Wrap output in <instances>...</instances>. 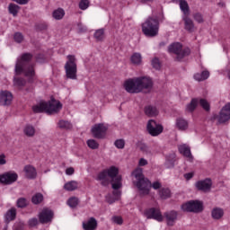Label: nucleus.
Wrapping results in <instances>:
<instances>
[{"label":"nucleus","mask_w":230,"mask_h":230,"mask_svg":"<svg viewBox=\"0 0 230 230\" xmlns=\"http://www.w3.org/2000/svg\"><path fill=\"white\" fill-rule=\"evenodd\" d=\"M119 170L116 166H111L98 174L97 179L102 182L111 181V186L113 190V196H107L106 200L109 204H113L116 200H119L121 197V192H119V188L121 187V175L119 174Z\"/></svg>","instance_id":"nucleus-1"},{"label":"nucleus","mask_w":230,"mask_h":230,"mask_svg":"<svg viewBox=\"0 0 230 230\" xmlns=\"http://www.w3.org/2000/svg\"><path fill=\"white\" fill-rule=\"evenodd\" d=\"M131 180L134 184L141 193V195H148L150 193V189L161 190V182L155 181L153 184L145 178L143 174V169L141 167L136 168L131 173Z\"/></svg>","instance_id":"nucleus-2"},{"label":"nucleus","mask_w":230,"mask_h":230,"mask_svg":"<svg viewBox=\"0 0 230 230\" xmlns=\"http://www.w3.org/2000/svg\"><path fill=\"white\" fill-rule=\"evenodd\" d=\"M30 60H31V54L29 53L22 54L17 58L15 66L16 75L24 73L25 76H28L29 78H33V76H35V69L33 68V66L28 65Z\"/></svg>","instance_id":"nucleus-3"},{"label":"nucleus","mask_w":230,"mask_h":230,"mask_svg":"<svg viewBox=\"0 0 230 230\" xmlns=\"http://www.w3.org/2000/svg\"><path fill=\"white\" fill-rule=\"evenodd\" d=\"M33 112H47V114H58L62 111V102L60 101L51 99L49 102H40L32 106Z\"/></svg>","instance_id":"nucleus-4"},{"label":"nucleus","mask_w":230,"mask_h":230,"mask_svg":"<svg viewBox=\"0 0 230 230\" xmlns=\"http://www.w3.org/2000/svg\"><path fill=\"white\" fill-rule=\"evenodd\" d=\"M144 35L147 37H155L159 33V20L155 17H149L142 24Z\"/></svg>","instance_id":"nucleus-5"},{"label":"nucleus","mask_w":230,"mask_h":230,"mask_svg":"<svg viewBox=\"0 0 230 230\" xmlns=\"http://www.w3.org/2000/svg\"><path fill=\"white\" fill-rule=\"evenodd\" d=\"M168 51L169 53H173L177 60H182V58L188 57V55L190 53V49L182 46V43L181 42L172 43L168 47Z\"/></svg>","instance_id":"nucleus-6"},{"label":"nucleus","mask_w":230,"mask_h":230,"mask_svg":"<svg viewBox=\"0 0 230 230\" xmlns=\"http://www.w3.org/2000/svg\"><path fill=\"white\" fill-rule=\"evenodd\" d=\"M65 71L66 77L70 80H76L77 66H76V57L73 55H68L66 57V62L65 64Z\"/></svg>","instance_id":"nucleus-7"},{"label":"nucleus","mask_w":230,"mask_h":230,"mask_svg":"<svg viewBox=\"0 0 230 230\" xmlns=\"http://www.w3.org/2000/svg\"><path fill=\"white\" fill-rule=\"evenodd\" d=\"M181 209L186 213H200L204 209V205L199 200H190L181 204Z\"/></svg>","instance_id":"nucleus-8"},{"label":"nucleus","mask_w":230,"mask_h":230,"mask_svg":"<svg viewBox=\"0 0 230 230\" xmlns=\"http://www.w3.org/2000/svg\"><path fill=\"white\" fill-rule=\"evenodd\" d=\"M199 105H200V107H202L204 111H209L210 109L209 102H208V100L192 99L191 102L186 106V111H188L189 112H193V111L197 109Z\"/></svg>","instance_id":"nucleus-9"},{"label":"nucleus","mask_w":230,"mask_h":230,"mask_svg":"<svg viewBox=\"0 0 230 230\" xmlns=\"http://www.w3.org/2000/svg\"><path fill=\"white\" fill-rule=\"evenodd\" d=\"M109 126L106 123H98L93 126L92 134L96 139H103L107 136Z\"/></svg>","instance_id":"nucleus-10"},{"label":"nucleus","mask_w":230,"mask_h":230,"mask_svg":"<svg viewBox=\"0 0 230 230\" xmlns=\"http://www.w3.org/2000/svg\"><path fill=\"white\" fill-rule=\"evenodd\" d=\"M146 130L154 137L163 134V125L154 119H149L146 124Z\"/></svg>","instance_id":"nucleus-11"},{"label":"nucleus","mask_w":230,"mask_h":230,"mask_svg":"<svg viewBox=\"0 0 230 230\" xmlns=\"http://www.w3.org/2000/svg\"><path fill=\"white\" fill-rule=\"evenodd\" d=\"M123 88L126 90V93H128L129 94H137V93H140L137 77L126 80L123 83Z\"/></svg>","instance_id":"nucleus-12"},{"label":"nucleus","mask_w":230,"mask_h":230,"mask_svg":"<svg viewBox=\"0 0 230 230\" xmlns=\"http://www.w3.org/2000/svg\"><path fill=\"white\" fill-rule=\"evenodd\" d=\"M143 215L146 217V218H153L154 220H156V222H163L164 220V217H163L159 208H146L143 211Z\"/></svg>","instance_id":"nucleus-13"},{"label":"nucleus","mask_w":230,"mask_h":230,"mask_svg":"<svg viewBox=\"0 0 230 230\" xmlns=\"http://www.w3.org/2000/svg\"><path fill=\"white\" fill-rule=\"evenodd\" d=\"M215 119L218 121V123H226L230 119V103H226L221 109L218 115H215Z\"/></svg>","instance_id":"nucleus-14"},{"label":"nucleus","mask_w":230,"mask_h":230,"mask_svg":"<svg viewBox=\"0 0 230 230\" xmlns=\"http://www.w3.org/2000/svg\"><path fill=\"white\" fill-rule=\"evenodd\" d=\"M13 102V94L8 90H2L0 92V105L2 107H10Z\"/></svg>","instance_id":"nucleus-15"},{"label":"nucleus","mask_w":230,"mask_h":230,"mask_svg":"<svg viewBox=\"0 0 230 230\" xmlns=\"http://www.w3.org/2000/svg\"><path fill=\"white\" fill-rule=\"evenodd\" d=\"M19 179V175L15 172H7L0 174V184H13Z\"/></svg>","instance_id":"nucleus-16"},{"label":"nucleus","mask_w":230,"mask_h":230,"mask_svg":"<svg viewBox=\"0 0 230 230\" xmlns=\"http://www.w3.org/2000/svg\"><path fill=\"white\" fill-rule=\"evenodd\" d=\"M39 220L41 224H49L53 220V211L49 208H43L39 214Z\"/></svg>","instance_id":"nucleus-17"},{"label":"nucleus","mask_w":230,"mask_h":230,"mask_svg":"<svg viewBox=\"0 0 230 230\" xmlns=\"http://www.w3.org/2000/svg\"><path fill=\"white\" fill-rule=\"evenodd\" d=\"M137 82L138 84V90L140 93L143 89H151L153 85L152 78L149 76L137 77Z\"/></svg>","instance_id":"nucleus-18"},{"label":"nucleus","mask_w":230,"mask_h":230,"mask_svg":"<svg viewBox=\"0 0 230 230\" xmlns=\"http://www.w3.org/2000/svg\"><path fill=\"white\" fill-rule=\"evenodd\" d=\"M213 185V182L211 181V179H205L198 181L195 183V188L199 190V191H209L211 190V186Z\"/></svg>","instance_id":"nucleus-19"},{"label":"nucleus","mask_w":230,"mask_h":230,"mask_svg":"<svg viewBox=\"0 0 230 230\" xmlns=\"http://www.w3.org/2000/svg\"><path fill=\"white\" fill-rule=\"evenodd\" d=\"M174 127L181 132H186L190 128V121L182 117H179L175 120Z\"/></svg>","instance_id":"nucleus-20"},{"label":"nucleus","mask_w":230,"mask_h":230,"mask_svg":"<svg viewBox=\"0 0 230 230\" xmlns=\"http://www.w3.org/2000/svg\"><path fill=\"white\" fill-rule=\"evenodd\" d=\"M179 152L186 157L187 161L193 163V155H191V148L188 144H181L179 146Z\"/></svg>","instance_id":"nucleus-21"},{"label":"nucleus","mask_w":230,"mask_h":230,"mask_svg":"<svg viewBox=\"0 0 230 230\" xmlns=\"http://www.w3.org/2000/svg\"><path fill=\"white\" fill-rule=\"evenodd\" d=\"M23 173L26 179H35L37 177V169L33 165L28 164L24 166Z\"/></svg>","instance_id":"nucleus-22"},{"label":"nucleus","mask_w":230,"mask_h":230,"mask_svg":"<svg viewBox=\"0 0 230 230\" xmlns=\"http://www.w3.org/2000/svg\"><path fill=\"white\" fill-rule=\"evenodd\" d=\"M96 227H98V222L94 217L83 222V229L84 230H96Z\"/></svg>","instance_id":"nucleus-23"},{"label":"nucleus","mask_w":230,"mask_h":230,"mask_svg":"<svg viewBox=\"0 0 230 230\" xmlns=\"http://www.w3.org/2000/svg\"><path fill=\"white\" fill-rule=\"evenodd\" d=\"M165 220L167 222V226H174L175 221L177 220V212L170 211L164 214Z\"/></svg>","instance_id":"nucleus-24"},{"label":"nucleus","mask_w":230,"mask_h":230,"mask_svg":"<svg viewBox=\"0 0 230 230\" xmlns=\"http://www.w3.org/2000/svg\"><path fill=\"white\" fill-rule=\"evenodd\" d=\"M78 188H80V182L76 181H66L63 186V189L66 191H75V190H78Z\"/></svg>","instance_id":"nucleus-25"},{"label":"nucleus","mask_w":230,"mask_h":230,"mask_svg":"<svg viewBox=\"0 0 230 230\" xmlns=\"http://www.w3.org/2000/svg\"><path fill=\"white\" fill-rule=\"evenodd\" d=\"M16 217H17V209L15 208H12L5 213L4 220L6 224H10V222H13V220H15Z\"/></svg>","instance_id":"nucleus-26"},{"label":"nucleus","mask_w":230,"mask_h":230,"mask_svg":"<svg viewBox=\"0 0 230 230\" xmlns=\"http://www.w3.org/2000/svg\"><path fill=\"white\" fill-rule=\"evenodd\" d=\"M145 114L149 118H155L159 115V110L155 106L148 105L145 108Z\"/></svg>","instance_id":"nucleus-27"},{"label":"nucleus","mask_w":230,"mask_h":230,"mask_svg":"<svg viewBox=\"0 0 230 230\" xmlns=\"http://www.w3.org/2000/svg\"><path fill=\"white\" fill-rule=\"evenodd\" d=\"M130 62L134 66H141L143 64V56L139 52H135L130 57Z\"/></svg>","instance_id":"nucleus-28"},{"label":"nucleus","mask_w":230,"mask_h":230,"mask_svg":"<svg viewBox=\"0 0 230 230\" xmlns=\"http://www.w3.org/2000/svg\"><path fill=\"white\" fill-rule=\"evenodd\" d=\"M211 217L214 220H220L224 217V209L214 208L211 211Z\"/></svg>","instance_id":"nucleus-29"},{"label":"nucleus","mask_w":230,"mask_h":230,"mask_svg":"<svg viewBox=\"0 0 230 230\" xmlns=\"http://www.w3.org/2000/svg\"><path fill=\"white\" fill-rule=\"evenodd\" d=\"M23 134L27 136V137H33L35 136V127L27 124L23 128Z\"/></svg>","instance_id":"nucleus-30"},{"label":"nucleus","mask_w":230,"mask_h":230,"mask_svg":"<svg viewBox=\"0 0 230 230\" xmlns=\"http://www.w3.org/2000/svg\"><path fill=\"white\" fill-rule=\"evenodd\" d=\"M183 21L185 30H187V31H193V30L195 29V26L193 25V21H191V19H190L188 16H183Z\"/></svg>","instance_id":"nucleus-31"},{"label":"nucleus","mask_w":230,"mask_h":230,"mask_svg":"<svg viewBox=\"0 0 230 230\" xmlns=\"http://www.w3.org/2000/svg\"><path fill=\"white\" fill-rule=\"evenodd\" d=\"M180 8L181 12L184 13V16H188L190 13V5L186 0H180Z\"/></svg>","instance_id":"nucleus-32"},{"label":"nucleus","mask_w":230,"mask_h":230,"mask_svg":"<svg viewBox=\"0 0 230 230\" xmlns=\"http://www.w3.org/2000/svg\"><path fill=\"white\" fill-rule=\"evenodd\" d=\"M58 128H63L64 130H69V128H73V125L67 120L61 119L58 122Z\"/></svg>","instance_id":"nucleus-33"},{"label":"nucleus","mask_w":230,"mask_h":230,"mask_svg":"<svg viewBox=\"0 0 230 230\" xmlns=\"http://www.w3.org/2000/svg\"><path fill=\"white\" fill-rule=\"evenodd\" d=\"M13 85L14 87H16V89H19L21 91L22 87L26 85V81H24V79L20 77H14Z\"/></svg>","instance_id":"nucleus-34"},{"label":"nucleus","mask_w":230,"mask_h":230,"mask_svg":"<svg viewBox=\"0 0 230 230\" xmlns=\"http://www.w3.org/2000/svg\"><path fill=\"white\" fill-rule=\"evenodd\" d=\"M159 196L161 197V199H170V197L172 196V192L168 188H161L159 190Z\"/></svg>","instance_id":"nucleus-35"},{"label":"nucleus","mask_w":230,"mask_h":230,"mask_svg":"<svg viewBox=\"0 0 230 230\" xmlns=\"http://www.w3.org/2000/svg\"><path fill=\"white\" fill-rule=\"evenodd\" d=\"M9 13L15 17L17 13H19V10H21V7L15 4H10L8 6Z\"/></svg>","instance_id":"nucleus-36"},{"label":"nucleus","mask_w":230,"mask_h":230,"mask_svg":"<svg viewBox=\"0 0 230 230\" xmlns=\"http://www.w3.org/2000/svg\"><path fill=\"white\" fill-rule=\"evenodd\" d=\"M137 148H139V150H141V152L146 154V155H148L151 154L150 147H148V146H146V144H145L143 142H138Z\"/></svg>","instance_id":"nucleus-37"},{"label":"nucleus","mask_w":230,"mask_h":230,"mask_svg":"<svg viewBox=\"0 0 230 230\" xmlns=\"http://www.w3.org/2000/svg\"><path fill=\"white\" fill-rule=\"evenodd\" d=\"M64 15H66V13L62 8H58L53 12V17L58 21H60V19H62Z\"/></svg>","instance_id":"nucleus-38"},{"label":"nucleus","mask_w":230,"mask_h":230,"mask_svg":"<svg viewBox=\"0 0 230 230\" xmlns=\"http://www.w3.org/2000/svg\"><path fill=\"white\" fill-rule=\"evenodd\" d=\"M87 146L91 148V150H97L100 147V144L98 141L94 139H88L86 141Z\"/></svg>","instance_id":"nucleus-39"},{"label":"nucleus","mask_w":230,"mask_h":230,"mask_svg":"<svg viewBox=\"0 0 230 230\" xmlns=\"http://www.w3.org/2000/svg\"><path fill=\"white\" fill-rule=\"evenodd\" d=\"M94 39L98 41H101L103 39H105V31H103V29H99L95 31Z\"/></svg>","instance_id":"nucleus-40"},{"label":"nucleus","mask_w":230,"mask_h":230,"mask_svg":"<svg viewBox=\"0 0 230 230\" xmlns=\"http://www.w3.org/2000/svg\"><path fill=\"white\" fill-rule=\"evenodd\" d=\"M125 145L126 142L123 138H118L114 142V146H116L119 150H123V148H125Z\"/></svg>","instance_id":"nucleus-41"},{"label":"nucleus","mask_w":230,"mask_h":230,"mask_svg":"<svg viewBox=\"0 0 230 230\" xmlns=\"http://www.w3.org/2000/svg\"><path fill=\"white\" fill-rule=\"evenodd\" d=\"M91 5V2L89 0H80L78 6L80 10H87L89 6Z\"/></svg>","instance_id":"nucleus-42"},{"label":"nucleus","mask_w":230,"mask_h":230,"mask_svg":"<svg viewBox=\"0 0 230 230\" xmlns=\"http://www.w3.org/2000/svg\"><path fill=\"white\" fill-rule=\"evenodd\" d=\"M42 200H44V196H42L41 193H36V194L32 197V202H33V204H40V202H42Z\"/></svg>","instance_id":"nucleus-43"},{"label":"nucleus","mask_w":230,"mask_h":230,"mask_svg":"<svg viewBox=\"0 0 230 230\" xmlns=\"http://www.w3.org/2000/svg\"><path fill=\"white\" fill-rule=\"evenodd\" d=\"M17 208H26L28 206V200L24 198H20L16 201Z\"/></svg>","instance_id":"nucleus-44"},{"label":"nucleus","mask_w":230,"mask_h":230,"mask_svg":"<svg viewBox=\"0 0 230 230\" xmlns=\"http://www.w3.org/2000/svg\"><path fill=\"white\" fill-rule=\"evenodd\" d=\"M151 65H152V67H154V69H156V70L161 69V61H159V58H154L151 60Z\"/></svg>","instance_id":"nucleus-45"},{"label":"nucleus","mask_w":230,"mask_h":230,"mask_svg":"<svg viewBox=\"0 0 230 230\" xmlns=\"http://www.w3.org/2000/svg\"><path fill=\"white\" fill-rule=\"evenodd\" d=\"M67 204L69 206V208H76V206H78V198H70L67 200Z\"/></svg>","instance_id":"nucleus-46"},{"label":"nucleus","mask_w":230,"mask_h":230,"mask_svg":"<svg viewBox=\"0 0 230 230\" xmlns=\"http://www.w3.org/2000/svg\"><path fill=\"white\" fill-rule=\"evenodd\" d=\"M111 222L117 224V226H121L123 224V217L119 216H113L111 217Z\"/></svg>","instance_id":"nucleus-47"},{"label":"nucleus","mask_w":230,"mask_h":230,"mask_svg":"<svg viewBox=\"0 0 230 230\" xmlns=\"http://www.w3.org/2000/svg\"><path fill=\"white\" fill-rule=\"evenodd\" d=\"M13 230H24V223L22 221H16L13 226Z\"/></svg>","instance_id":"nucleus-48"},{"label":"nucleus","mask_w":230,"mask_h":230,"mask_svg":"<svg viewBox=\"0 0 230 230\" xmlns=\"http://www.w3.org/2000/svg\"><path fill=\"white\" fill-rule=\"evenodd\" d=\"M13 40L15 42L21 43L24 40V36H22V33L21 32H16L14 33Z\"/></svg>","instance_id":"nucleus-49"},{"label":"nucleus","mask_w":230,"mask_h":230,"mask_svg":"<svg viewBox=\"0 0 230 230\" xmlns=\"http://www.w3.org/2000/svg\"><path fill=\"white\" fill-rule=\"evenodd\" d=\"M194 175H195V172H186L183 175V177H184L185 181H191V179H193Z\"/></svg>","instance_id":"nucleus-50"},{"label":"nucleus","mask_w":230,"mask_h":230,"mask_svg":"<svg viewBox=\"0 0 230 230\" xmlns=\"http://www.w3.org/2000/svg\"><path fill=\"white\" fill-rule=\"evenodd\" d=\"M37 224H39V220L35 217L29 220V226H31V227H35Z\"/></svg>","instance_id":"nucleus-51"},{"label":"nucleus","mask_w":230,"mask_h":230,"mask_svg":"<svg viewBox=\"0 0 230 230\" xmlns=\"http://www.w3.org/2000/svg\"><path fill=\"white\" fill-rule=\"evenodd\" d=\"M148 164V160L145 158H140L138 161V166H146Z\"/></svg>","instance_id":"nucleus-52"},{"label":"nucleus","mask_w":230,"mask_h":230,"mask_svg":"<svg viewBox=\"0 0 230 230\" xmlns=\"http://www.w3.org/2000/svg\"><path fill=\"white\" fill-rule=\"evenodd\" d=\"M202 79L203 80H208L209 78V71L205 70L201 73Z\"/></svg>","instance_id":"nucleus-53"},{"label":"nucleus","mask_w":230,"mask_h":230,"mask_svg":"<svg viewBox=\"0 0 230 230\" xmlns=\"http://www.w3.org/2000/svg\"><path fill=\"white\" fill-rule=\"evenodd\" d=\"M194 19H195V21H197V22H202V21H203L202 14L196 13L194 15Z\"/></svg>","instance_id":"nucleus-54"},{"label":"nucleus","mask_w":230,"mask_h":230,"mask_svg":"<svg viewBox=\"0 0 230 230\" xmlns=\"http://www.w3.org/2000/svg\"><path fill=\"white\" fill-rule=\"evenodd\" d=\"M75 173V168L68 167L66 169V175H73Z\"/></svg>","instance_id":"nucleus-55"},{"label":"nucleus","mask_w":230,"mask_h":230,"mask_svg":"<svg viewBox=\"0 0 230 230\" xmlns=\"http://www.w3.org/2000/svg\"><path fill=\"white\" fill-rule=\"evenodd\" d=\"M194 79L195 80H197V82H202V81H204L203 79H202V73L201 74H195L194 75Z\"/></svg>","instance_id":"nucleus-56"},{"label":"nucleus","mask_w":230,"mask_h":230,"mask_svg":"<svg viewBox=\"0 0 230 230\" xmlns=\"http://www.w3.org/2000/svg\"><path fill=\"white\" fill-rule=\"evenodd\" d=\"M6 164V155H0V165Z\"/></svg>","instance_id":"nucleus-57"},{"label":"nucleus","mask_w":230,"mask_h":230,"mask_svg":"<svg viewBox=\"0 0 230 230\" xmlns=\"http://www.w3.org/2000/svg\"><path fill=\"white\" fill-rule=\"evenodd\" d=\"M14 3H17L18 4H28L30 3V0H13Z\"/></svg>","instance_id":"nucleus-58"},{"label":"nucleus","mask_w":230,"mask_h":230,"mask_svg":"<svg viewBox=\"0 0 230 230\" xmlns=\"http://www.w3.org/2000/svg\"><path fill=\"white\" fill-rule=\"evenodd\" d=\"M221 75H225L230 78V70H222Z\"/></svg>","instance_id":"nucleus-59"},{"label":"nucleus","mask_w":230,"mask_h":230,"mask_svg":"<svg viewBox=\"0 0 230 230\" xmlns=\"http://www.w3.org/2000/svg\"><path fill=\"white\" fill-rule=\"evenodd\" d=\"M78 28H79L80 31H86V30H87V27H85L82 24H79Z\"/></svg>","instance_id":"nucleus-60"},{"label":"nucleus","mask_w":230,"mask_h":230,"mask_svg":"<svg viewBox=\"0 0 230 230\" xmlns=\"http://www.w3.org/2000/svg\"><path fill=\"white\" fill-rule=\"evenodd\" d=\"M221 6H224V3L219 4Z\"/></svg>","instance_id":"nucleus-61"}]
</instances>
